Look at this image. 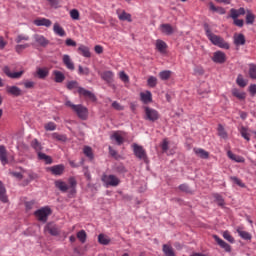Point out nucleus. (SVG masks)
Instances as JSON below:
<instances>
[{
	"instance_id": "obj_36",
	"label": "nucleus",
	"mask_w": 256,
	"mask_h": 256,
	"mask_svg": "<svg viewBox=\"0 0 256 256\" xmlns=\"http://www.w3.org/2000/svg\"><path fill=\"white\" fill-rule=\"evenodd\" d=\"M172 73L171 70H164L159 73V77L161 81H168V79H171Z\"/></svg>"
},
{
	"instance_id": "obj_44",
	"label": "nucleus",
	"mask_w": 256,
	"mask_h": 256,
	"mask_svg": "<svg viewBox=\"0 0 256 256\" xmlns=\"http://www.w3.org/2000/svg\"><path fill=\"white\" fill-rule=\"evenodd\" d=\"M28 47H31V45H29V43L16 45V47H15L16 53H23V51H25V49H28Z\"/></svg>"
},
{
	"instance_id": "obj_32",
	"label": "nucleus",
	"mask_w": 256,
	"mask_h": 256,
	"mask_svg": "<svg viewBox=\"0 0 256 256\" xmlns=\"http://www.w3.org/2000/svg\"><path fill=\"white\" fill-rule=\"evenodd\" d=\"M36 74L39 79H45L49 76V70L47 68H38Z\"/></svg>"
},
{
	"instance_id": "obj_14",
	"label": "nucleus",
	"mask_w": 256,
	"mask_h": 256,
	"mask_svg": "<svg viewBox=\"0 0 256 256\" xmlns=\"http://www.w3.org/2000/svg\"><path fill=\"white\" fill-rule=\"evenodd\" d=\"M6 91L7 93H9L10 95H13L14 97H21V95H23V90H21L17 86H8L6 88Z\"/></svg>"
},
{
	"instance_id": "obj_58",
	"label": "nucleus",
	"mask_w": 256,
	"mask_h": 256,
	"mask_svg": "<svg viewBox=\"0 0 256 256\" xmlns=\"http://www.w3.org/2000/svg\"><path fill=\"white\" fill-rule=\"evenodd\" d=\"M119 78L123 83H129V76L124 71L119 73Z\"/></svg>"
},
{
	"instance_id": "obj_7",
	"label": "nucleus",
	"mask_w": 256,
	"mask_h": 256,
	"mask_svg": "<svg viewBox=\"0 0 256 256\" xmlns=\"http://www.w3.org/2000/svg\"><path fill=\"white\" fill-rule=\"evenodd\" d=\"M77 93L80 95V97H84V99H89L93 102L97 101V97L95 96V94L83 87L78 88Z\"/></svg>"
},
{
	"instance_id": "obj_59",
	"label": "nucleus",
	"mask_w": 256,
	"mask_h": 256,
	"mask_svg": "<svg viewBox=\"0 0 256 256\" xmlns=\"http://www.w3.org/2000/svg\"><path fill=\"white\" fill-rule=\"evenodd\" d=\"M112 107L113 109H115L116 111H123L125 109V107L121 106V104H119V102L114 101L112 103Z\"/></svg>"
},
{
	"instance_id": "obj_51",
	"label": "nucleus",
	"mask_w": 256,
	"mask_h": 256,
	"mask_svg": "<svg viewBox=\"0 0 256 256\" xmlns=\"http://www.w3.org/2000/svg\"><path fill=\"white\" fill-rule=\"evenodd\" d=\"M53 139H56L57 141H62L63 143L67 141V136L61 135L59 133H53L52 134Z\"/></svg>"
},
{
	"instance_id": "obj_43",
	"label": "nucleus",
	"mask_w": 256,
	"mask_h": 256,
	"mask_svg": "<svg viewBox=\"0 0 256 256\" xmlns=\"http://www.w3.org/2000/svg\"><path fill=\"white\" fill-rule=\"evenodd\" d=\"M19 85H24L25 89H34L35 82L30 80H25L24 82H20Z\"/></svg>"
},
{
	"instance_id": "obj_2",
	"label": "nucleus",
	"mask_w": 256,
	"mask_h": 256,
	"mask_svg": "<svg viewBox=\"0 0 256 256\" xmlns=\"http://www.w3.org/2000/svg\"><path fill=\"white\" fill-rule=\"evenodd\" d=\"M65 106L72 109V111H74V113H76V115H77V117H79V119H82V121H87V118L89 117V110L87 109V107H85L81 104L75 105L70 100H67L65 102Z\"/></svg>"
},
{
	"instance_id": "obj_61",
	"label": "nucleus",
	"mask_w": 256,
	"mask_h": 256,
	"mask_svg": "<svg viewBox=\"0 0 256 256\" xmlns=\"http://www.w3.org/2000/svg\"><path fill=\"white\" fill-rule=\"evenodd\" d=\"M67 47H77V42L71 38H67L65 41Z\"/></svg>"
},
{
	"instance_id": "obj_27",
	"label": "nucleus",
	"mask_w": 256,
	"mask_h": 256,
	"mask_svg": "<svg viewBox=\"0 0 256 256\" xmlns=\"http://www.w3.org/2000/svg\"><path fill=\"white\" fill-rule=\"evenodd\" d=\"M0 201L2 203H7V190L5 189V186L3 185V182L0 181Z\"/></svg>"
},
{
	"instance_id": "obj_22",
	"label": "nucleus",
	"mask_w": 256,
	"mask_h": 256,
	"mask_svg": "<svg viewBox=\"0 0 256 256\" xmlns=\"http://www.w3.org/2000/svg\"><path fill=\"white\" fill-rule=\"evenodd\" d=\"M53 31L55 35H58V37H65V35H67V33L65 32V29H63V27H61V25L57 22L54 23Z\"/></svg>"
},
{
	"instance_id": "obj_46",
	"label": "nucleus",
	"mask_w": 256,
	"mask_h": 256,
	"mask_svg": "<svg viewBox=\"0 0 256 256\" xmlns=\"http://www.w3.org/2000/svg\"><path fill=\"white\" fill-rule=\"evenodd\" d=\"M249 75H250V79H256V65L255 64L249 65Z\"/></svg>"
},
{
	"instance_id": "obj_6",
	"label": "nucleus",
	"mask_w": 256,
	"mask_h": 256,
	"mask_svg": "<svg viewBox=\"0 0 256 256\" xmlns=\"http://www.w3.org/2000/svg\"><path fill=\"white\" fill-rule=\"evenodd\" d=\"M145 119L155 122L159 119V112L153 108L145 107Z\"/></svg>"
},
{
	"instance_id": "obj_35",
	"label": "nucleus",
	"mask_w": 256,
	"mask_h": 256,
	"mask_svg": "<svg viewBox=\"0 0 256 256\" xmlns=\"http://www.w3.org/2000/svg\"><path fill=\"white\" fill-rule=\"evenodd\" d=\"M98 243H100V245H109V243H111V239H109V236L105 234H100L98 236Z\"/></svg>"
},
{
	"instance_id": "obj_55",
	"label": "nucleus",
	"mask_w": 256,
	"mask_h": 256,
	"mask_svg": "<svg viewBox=\"0 0 256 256\" xmlns=\"http://www.w3.org/2000/svg\"><path fill=\"white\" fill-rule=\"evenodd\" d=\"M231 181H233V183H235L236 185H238V187H242V188H245V183H243L241 181V179L235 177V176H232L230 177Z\"/></svg>"
},
{
	"instance_id": "obj_16",
	"label": "nucleus",
	"mask_w": 256,
	"mask_h": 256,
	"mask_svg": "<svg viewBox=\"0 0 256 256\" xmlns=\"http://www.w3.org/2000/svg\"><path fill=\"white\" fill-rule=\"evenodd\" d=\"M34 40L38 45H40V47H47L49 45V40L43 35H34Z\"/></svg>"
},
{
	"instance_id": "obj_39",
	"label": "nucleus",
	"mask_w": 256,
	"mask_h": 256,
	"mask_svg": "<svg viewBox=\"0 0 256 256\" xmlns=\"http://www.w3.org/2000/svg\"><path fill=\"white\" fill-rule=\"evenodd\" d=\"M118 19H120V21H128L129 23H131L132 19H131V14L123 11L122 13H120L118 15Z\"/></svg>"
},
{
	"instance_id": "obj_13",
	"label": "nucleus",
	"mask_w": 256,
	"mask_h": 256,
	"mask_svg": "<svg viewBox=\"0 0 256 256\" xmlns=\"http://www.w3.org/2000/svg\"><path fill=\"white\" fill-rule=\"evenodd\" d=\"M159 29L164 35H173L175 33V28L171 24H161Z\"/></svg>"
},
{
	"instance_id": "obj_40",
	"label": "nucleus",
	"mask_w": 256,
	"mask_h": 256,
	"mask_svg": "<svg viewBox=\"0 0 256 256\" xmlns=\"http://www.w3.org/2000/svg\"><path fill=\"white\" fill-rule=\"evenodd\" d=\"M31 147L35 149V151L38 153L41 152L43 149V147L41 146V143L37 139L32 140Z\"/></svg>"
},
{
	"instance_id": "obj_62",
	"label": "nucleus",
	"mask_w": 256,
	"mask_h": 256,
	"mask_svg": "<svg viewBox=\"0 0 256 256\" xmlns=\"http://www.w3.org/2000/svg\"><path fill=\"white\" fill-rule=\"evenodd\" d=\"M230 17H231V19H233V20H235V19H237V18L239 17V13L237 12V9L232 8V9L230 10Z\"/></svg>"
},
{
	"instance_id": "obj_10",
	"label": "nucleus",
	"mask_w": 256,
	"mask_h": 256,
	"mask_svg": "<svg viewBox=\"0 0 256 256\" xmlns=\"http://www.w3.org/2000/svg\"><path fill=\"white\" fill-rule=\"evenodd\" d=\"M62 62L69 71H75V63L71 60V56L68 54L63 55Z\"/></svg>"
},
{
	"instance_id": "obj_57",
	"label": "nucleus",
	"mask_w": 256,
	"mask_h": 256,
	"mask_svg": "<svg viewBox=\"0 0 256 256\" xmlns=\"http://www.w3.org/2000/svg\"><path fill=\"white\" fill-rule=\"evenodd\" d=\"M16 43H21L22 41H29V36L25 34H20L15 39Z\"/></svg>"
},
{
	"instance_id": "obj_63",
	"label": "nucleus",
	"mask_w": 256,
	"mask_h": 256,
	"mask_svg": "<svg viewBox=\"0 0 256 256\" xmlns=\"http://www.w3.org/2000/svg\"><path fill=\"white\" fill-rule=\"evenodd\" d=\"M10 175L12 177H15V179H18L19 181L23 179V174L21 172H10Z\"/></svg>"
},
{
	"instance_id": "obj_20",
	"label": "nucleus",
	"mask_w": 256,
	"mask_h": 256,
	"mask_svg": "<svg viewBox=\"0 0 256 256\" xmlns=\"http://www.w3.org/2000/svg\"><path fill=\"white\" fill-rule=\"evenodd\" d=\"M0 161L2 165H7L9 163V160L7 159V148L5 146H0Z\"/></svg>"
},
{
	"instance_id": "obj_25",
	"label": "nucleus",
	"mask_w": 256,
	"mask_h": 256,
	"mask_svg": "<svg viewBox=\"0 0 256 256\" xmlns=\"http://www.w3.org/2000/svg\"><path fill=\"white\" fill-rule=\"evenodd\" d=\"M140 97H141V101H143V103H146V104L151 103V101H153V96L149 91L140 93Z\"/></svg>"
},
{
	"instance_id": "obj_29",
	"label": "nucleus",
	"mask_w": 256,
	"mask_h": 256,
	"mask_svg": "<svg viewBox=\"0 0 256 256\" xmlns=\"http://www.w3.org/2000/svg\"><path fill=\"white\" fill-rule=\"evenodd\" d=\"M210 11H214L215 13H218L219 15H225L226 11L223 7H217L213 2L209 3Z\"/></svg>"
},
{
	"instance_id": "obj_12",
	"label": "nucleus",
	"mask_w": 256,
	"mask_h": 256,
	"mask_svg": "<svg viewBox=\"0 0 256 256\" xmlns=\"http://www.w3.org/2000/svg\"><path fill=\"white\" fill-rule=\"evenodd\" d=\"M34 25H36V27H50L53 25V22L47 18H37L34 20Z\"/></svg>"
},
{
	"instance_id": "obj_54",
	"label": "nucleus",
	"mask_w": 256,
	"mask_h": 256,
	"mask_svg": "<svg viewBox=\"0 0 256 256\" xmlns=\"http://www.w3.org/2000/svg\"><path fill=\"white\" fill-rule=\"evenodd\" d=\"M236 83L239 85V87H247V82H245L242 75H238Z\"/></svg>"
},
{
	"instance_id": "obj_21",
	"label": "nucleus",
	"mask_w": 256,
	"mask_h": 256,
	"mask_svg": "<svg viewBox=\"0 0 256 256\" xmlns=\"http://www.w3.org/2000/svg\"><path fill=\"white\" fill-rule=\"evenodd\" d=\"M51 171L52 175H63V171H65V166L60 164V165H55L49 168Z\"/></svg>"
},
{
	"instance_id": "obj_24",
	"label": "nucleus",
	"mask_w": 256,
	"mask_h": 256,
	"mask_svg": "<svg viewBox=\"0 0 256 256\" xmlns=\"http://www.w3.org/2000/svg\"><path fill=\"white\" fill-rule=\"evenodd\" d=\"M55 83H63L65 81V74L59 70L53 71Z\"/></svg>"
},
{
	"instance_id": "obj_8",
	"label": "nucleus",
	"mask_w": 256,
	"mask_h": 256,
	"mask_svg": "<svg viewBox=\"0 0 256 256\" xmlns=\"http://www.w3.org/2000/svg\"><path fill=\"white\" fill-rule=\"evenodd\" d=\"M212 61L214 63H225L227 61V55H225V52L216 51L213 54Z\"/></svg>"
},
{
	"instance_id": "obj_52",
	"label": "nucleus",
	"mask_w": 256,
	"mask_h": 256,
	"mask_svg": "<svg viewBox=\"0 0 256 256\" xmlns=\"http://www.w3.org/2000/svg\"><path fill=\"white\" fill-rule=\"evenodd\" d=\"M214 199L216 200L217 204L220 207H223V205H225V200L223 199V197L219 194H214Z\"/></svg>"
},
{
	"instance_id": "obj_50",
	"label": "nucleus",
	"mask_w": 256,
	"mask_h": 256,
	"mask_svg": "<svg viewBox=\"0 0 256 256\" xmlns=\"http://www.w3.org/2000/svg\"><path fill=\"white\" fill-rule=\"evenodd\" d=\"M44 129L46 131H55V129H57V125L54 122H48L44 125Z\"/></svg>"
},
{
	"instance_id": "obj_17",
	"label": "nucleus",
	"mask_w": 256,
	"mask_h": 256,
	"mask_svg": "<svg viewBox=\"0 0 256 256\" xmlns=\"http://www.w3.org/2000/svg\"><path fill=\"white\" fill-rule=\"evenodd\" d=\"M45 231H48L50 235H53L54 237H57L59 235V227L53 223H49L45 227Z\"/></svg>"
},
{
	"instance_id": "obj_49",
	"label": "nucleus",
	"mask_w": 256,
	"mask_h": 256,
	"mask_svg": "<svg viewBox=\"0 0 256 256\" xmlns=\"http://www.w3.org/2000/svg\"><path fill=\"white\" fill-rule=\"evenodd\" d=\"M148 86L149 87H157V77L155 76H150L147 80Z\"/></svg>"
},
{
	"instance_id": "obj_1",
	"label": "nucleus",
	"mask_w": 256,
	"mask_h": 256,
	"mask_svg": "<svg viewBox=\"0 0 256 256\" xmlns=\"http://www.w3.org/2000/svg\"><path fill=\"white\" fill-rule=\"evenodd\" d=\"M204 30H205L206 36L208 37L209 41H211L212 45H216V47H220V49H230V45L225 41V39L211 32V28L209 27V24H204Z\"/></svg>"
},
{
	"instance_id": "obj_19",
	"label": "nucleus",
	"mask_w": 256,
	"mask_h": 256,
	"mask_svg": "<svg viewBox=\"0 0 256 256\" xmlns=\"http://www.w3.org/2000/svg\"><path fill=\"white\" fill-rule=\"evenodd\" d=\"M77 52L79 53V55H82V57H86V58L91 57V51L89 50V47L83 44H81L78 47Z\"/></svg>"
},
{
	"instance_id": "obj_11",
	"label": "nucleus",
	"mask_w": 256,
	"mask_h": 256,
	"mask_svg": "<svg viewBox=\"0 0 256 256\" xmlns=\"http://www.w3.org/2000/svg\"><path fill=\"white\" fill-rule=\"evenodd\" d=\"M4 73H5V75H7V77H10V79H21L24 72L23 71L11 72V69H9V67L5 66Z\"/></svg>"
},
{
	"instance_id": "obj_30",
	"label": "nucleus",
	"mask_w": 256,
	"mask_h": 256,
	"mask_svg": "<svg viewBox=\"0 0 256 256\" xmlns=\"http://www.w3.org/2000/svg\"><path fill=\"white\" fill-rule=\"evenodd\" d=\"M162 251L165 256H175V251L173 250V247L168 244H164L162 247Z\"/></svg>"
},
{
	"instance_id": "obj_9",
	"label": "nucleus",
	"mask_w": 256,
	"mask_h": 256,
	"mask_svg": "<svg viewBox=\"0 0 256 256\" xmlns=\"http://www.w3.org/2000/svg\"><path fill=\"white\" fill-rule=\"evenodd\" d=\"M213 239L216 241V243L219 245V247H221L227 253H231V245H229L223 239L219 238V236H217V235H213Z\"/></svg>"
},
{
	"instance_id": "obj_47",
	"label": "nucleus",
	"mask_w": 256,
	"mask_h": 256,
	"mask_svg": "<svg viewBox=\"0 0 256 256\" xmlns=\"http://www.w3.org/2000/svg\"><path fill=\"white\" fill-rule=\"evenodd\" d=\"M84 155L89 159H93V149L89 146H85L83 149Z\"/></svg>"
},
{
	"instance_id": "obj_5",
	"label": "nucleus",
	"mask_w": 256,
	"mask_h": 256,
	"mask_svg": "<svg viewBox=\"0 0 256 256\" xmlns=\"http://www.w3.org/2000/svg\"><path fill=\"white\" fill-rule=\"evenodd\" d=\"M133 152L134 155L138 158L147 163V152L143 146L133 144Z\"/></svg>"
},
{
	"instance_id": "obj_48",
	"label": "nucleus",
	"mask_w": 256,
	"mask_h": 256,
	"mask_svg": "<svg viewBox=\"0 0 256 256\" xmlns=\"http://www.w3.org/2000/svg\"><path fill=\"white\" fill-rule=\"evenodd\" d=\"M223 238L226 239L229 243H235V238L229 233V231H224L223 232Z\"/></svg>"
},
{
	"instance_id": "obj_28",
	"label": "nucleus",
	"mask_w": 256,
	"mask_h": 256,
	"mask_svg": "<svg viewBox=\"0 0 256 256\" xmlns=\"http://www.w3.org/2000/svg\"><path fill=\"white\" fill-rule=\"evenodd\" d=\"M55 186L57 187V189H59L63 193L69 191V185H67V183H65L64 181L57 180L55 182Z\"/></svg>"
},
{
	"instance_id": "obj_33",
	"label": "nucleus",
	"mask_w": 256,
	"mask_h": 256,
	"mask_svg": "<svg viewBox=\"0 0 256 256\" xmlns=\"http://www.w3.org/2000/svg\"><path fill=\"white\" fill-rule=\"evenodd\" d=\"M156 49H158V51L160 53H165V51L167 49V43H165V41H163V40H157L156 41Z\"/></svg>"
},
{
	"instance_id": "obj_37",
	"label": "nucleus",
	"mask_w": 256,
	"mask_h": 256,
	"mask_svg": "<svg viewBox=\"0 0 256 256\" xmlns=\"http://www.w3.org/2000/svg\"><path fill=\"white\" fill-rule=\"evenodd\" d=\"M240 135L243 137V139H245L246 141H251V137H250V134H249V130L245 127V126H242L240 128Z\"/></svg>"
},
{
	"instance_id": "obj_15",
	"label": "nucleus",
	"mask_w": 256,
	"mask_h": 256,
	"mask_svg": "<svg viewBox=\"0 0 256 256\" xmlns=\"http://www.w3.org/2000/svg\"><path fill=\"white\" fill-rule=\"evenodd\" d=\"M100 77L106 83H113L115 74L113 73V71H104V72L100 73Z\"/></svg>"
},
{
	"instance_id": "obj_26",
	"label": "nucleus",
	"mask_w": 256,
	"mask_h": 256,
	"mask_svg": "<svg viewBox=\"0 0 256 256\" xmlns=\"http://www.w3.org/2000/svg\"><path fill=\"white\" fill-rule=\"evenodd\" d=\"M194 153L201 159H209V152L205 151L203 148H194Z\"/></svg>"
},
{
	"instance_id": "obj_42",
	"label": "nucleus",
	"mask_w": 256,
	"mask_h": 256,
	"mask_svg": "<svg viewBox=\"0 0 256 256\" xmlns=\"http://www.w3.org/2000/svg\"><path fill=\"white\" fill-rule=\"evenodd\" d=\"M77 239H79L81 243H85V241H87V232H85V230H80L77 233Z\"/></svg>"
},
{
	"instance_id": "obj_60",
	"label": "nucleus",
	"mask_w": 256,
	"mask_h": 256,
	"mask_svg": "<svg viewBox=\"0 0 256 256\" xmlns=\"http://www.w3.org/2000/svg\"><path fill=\"white\" fill-rule=\"evenodd\" d=\"M68 183L69 189H75V187H77V180H75V178H69Z\"/></svg>"
},
{
	"instance_id": "obj_56",
	"label": "nucleus",
	"mask_w": 256,
	"mask_h": 256,
	"mask_svg": "<svg viewBox=\"0 0 256 256\" xmlns=\"http://www.w3.org/2000/svg\"><path fill=\"white\" fill-rule=\"evenodd\" d=\"M78 73L79 75H89L90 71L88 67L83 68V66H78Z\"/></svg>"
},
{
	"instance_id": "obj_41",
	"label": "nucleus",
	"mask_w": 256,
	"mask_h": 256,
	"mask_svg": "<svg viewBox=\"0 0 256 256\" xmlns=\"http://www.w3.org/2000/svg\"><path fill=\"white\" fill-rule=\"evenodd\" d=\"M246 23L247 25H253V23H255V15H253L249 10H247L246 14Z\"/></svg>"
},
{
	"instance_id": "obj_64",
	"label": "nucleus",
	"mask_w": 256,
	"mask_h": 256,
	"mask_svg": "<svg viewBox=\"0 0 256 256\" xmlns=\"http://www.w3.org/2000/svg\"><path fill=\"white\" fill-rule=\"evenodd\" d=\"M162 151H168L169 150V141L167 139H164L161 145Z\"/></svg>"
},
{
	"instance_id": "obj_38",
	"label": "nucleus",
	"mask_w": 256,
	"mask_h": 256,
	"mask_svg": "<svg viewBox=\"0 0 256 256\" xmlns=\"http://www.w3.org/2000/svg\"><path fill=\"white\" fill-rule=\"evenodd\" d=\"M66 87L67 89H69V91H73V89H77V91H79V88H81L79 86V82L75 81V80H72V81H69L67 84H66Z\"/></svg>"
},
{
	"instance_id": "obj_18",
	"label": "nucleus",
	"mask_w": 256,
	"mask_h": 256,
	"mask_svg": "<svg viewBox=\"0 0 256 256\" xmlns=\"http://www.w3.org/2000/svg\"><path fill=\"white\" fill-rule=\"evenodd\" d=\"M236 231H237L239 237H241V239H244V241H251V239L253 237V236H251V233L244 231V229L241 227H238L236 229Z\"/></svg>"
},
{
	"instance_id": "obj_31",
	"label": "nucleus",
	"mask_w": 256,
	"mask_h": 256,
	"mask_svg": "<svg viewBox=\"0 0 256 256\" xmlns=\"http://www.w3.org/2000/svg\"><path fill=\"white\" fill-rule=\"evenodd\" d=\"M234 44H236L238 47H239V45H245V35L235 34L234 35Z\"/></svg>"
},
{
	"instance_id": "obj_3",
	"label": "nucleus",
	"mask_w": 256,
	"mask_h": 256,
	"mask_svg": "<svg viewBox=\"0 0 256 256\" xmlns=\"http://www.w3.org/2000/svg\"><path fill=\"white\" fill-rule=\"evenodd\" d=\"M102 181L106 187H117L121 183V180L115 175H103Z\"/></svg>"
},
{
	"instance_id": "obj_45",
	"label": "nucleus",
	"mask_w": 256,
	"mask_h": 256,
	"mask_svg": "<svg viewBox=\"0 0 256 256\" xmlns=\"http://www.w3.org/2000/svg\"><path fill=\"white\" fill-rule=\"evenodd\" d=\"M218 135L221 137V139H227V132L221 124L218 125Z\"/></svg>"
},
{
	"instance_id": "obj_53",
	"label": "nucleus",
	"mask_w": 256,
	"mask_h": 256,
	"mask_svg": "<svg viewBox=\"0 0 256 256\" xmlns=\"http://www.w3.org/2000/svg\"><path fill=\"white\" fill-rule=\"evenodd\" d=\"M70 17L71 19H73L74 21H79V10L77 9H72L70 11Z\"/></svg>"
},
{
	"instance_id": "obj_34",
	"label": "nucleus",
	"mask_w": 256,
	"mask_h": 256,
	"mask_svg": "<svg viewBox=\"0 0 256 256\" xmlns=\"http://www.w3.org/2000/svg\"><path fill=\"white\" fill-rule=\"evenodd\" d=\"M111 139H114L117 143V145H123L125 139L121 135V132H115L112 136Z\"/></svg>"
},
{
	"instance_id": "obj_4",
	"label": "nucleus",
	"mask_w": 256,
	"mask_h": 256,
	"mask_svg": "<svg viewBox=\"0 0 256 256\" xmlns=\"http://www.w3.org/2000/svg\"><path fill=\"white\" fill-rule=\"evenodd\" d=\"M50 214H51V208L49 207L41 208L34 213L38 221H42V223H46L47 218L50 216Z\"/></svg>"
},
{
	"instance_id": "obj_23",
	"label": "nucleus",
	"mask_w": 256,
	"mask_h": 256,
	"mask_svg": "<svg viewBox=\"0 0 256 256\" xmlns=\"http://www.w3.org/2000/svg\"><path fill=\"white\" fill-rule=\"evenodd\" d=\"M232 95L233 97H236V99H239V101H245L247 94L237 88L232 89Z\"/></svg>"
}]
</instances>
